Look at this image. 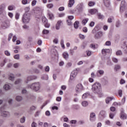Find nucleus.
Here are the masks:
<instances>
[{
	"label": "nucleus",
	"mask_w": 127,
	"mask_h": 127,
	"mask_svg": "<svg viewBox=\"0 0 127 127\" xmlns=\"http://www.w3.org/2000/svg\"><path fill=\"white\" fill-rule=\"evenodd\" d=\"M92 91L95 95H99L102 93V87L101 83L99 82L95 83L92 86Z\"/></svg>",
	"instance_id": "obj_1"
},
{
	"label": "nucleus",
	"mask_w": 127,
	"mask_h": 127,
	"mask_svg": "<svg viewBox=\"0 0 127 127\" xmlns=\"http://www.w3.org/2000/svg\"><path fill=\"white\" fill-rule=\"evenodd\" d=\"M28 89L33 90L35 92H37L40 90V83L39 82H34L32 84H29L27 86Z\"/></svg>",
	"instance_id": "obj_2"
},
{
	"label": "nucleus",
	"mask_w": 127,
	"mask_h": 127,
	"mask_svg": "<svg viewBox=\"0 0 127 127\" xmlns=\"http://www.w3.org/2000/svg\"><path fill=\"white\" fill-rule=\"evenodd\" d=\"M23 23L26 24L29 23L30 21V14L29 13H24L22 17Z\"/></svg>",
	"instance_id": "obj_3"
},
{
	"label": "nucleus",
	"mask_w": 127,
	"mask_h": 127,
	"mask_svg": "<svg viewBox=\"0 0 127 127\" xmlns=\"http://www.w3.org/2000/svg\"><path fill=\"white\" fill-rule=\"evenodd\" d=\"M84 90L85 88L83 86L82 84L78 83L77 85H76L75 88V91L77 94H80V93H81L82 91Z\"/></svg>",
	"instance_id": "obj_4"
},
{
	"label": "nucleus",
	"mask_w": 127,
	"mask_h": 127,
	"mask_svg": "<svg viewBox=\"0 0 127 127\" xmlns=\"http://www.w3.org/2000/svg\"><path fill=\"white\" fill-rule=\"evenodd\" d=\"M127 9V2L126 0H122L120 6V12H124Z\"/></svg>",
	"instance_id": "obj_5"
},
{
	"label": "nucleus",
	"mask_w": 127,
	"mask_h": 127,
	"mask_svg": "<svg viewBox=\"0 0 127 127\" xmlns=\"http://www.w3.org/2000/svg\"><path fill=\"white\" fill-rule=\"evenodd\" d=\"M77 74H78V70H77V69L73 70L70 74V80H73L74 78H76V76H77Z\"/></svg>",
	"instance_id": "obj_6"
},
{
	"label": "nucleus",
	"mask_w": 127,
	"mask_h": 127,
	"mask_svg": "<svg viewBox=\"0 0 127 127\" xmlns=\"http://www.w3.org/2000/svg\"><path fill=\"white\" fill-rule=\"evenodd\" d=\"M103 33L102 31H98L95 34V39H100L102 36H103Z\"/></svg>",
	"instance_id": "obj_7"
},
{
	"label": "nucleus",
	"mask_w": 127,
	"mask_h": 127,
	"mask_svg": "<svg viewBox=\"0 0 127 127\" xmlns=\"http://www.w3.org/2000/svg\"><path fill=\"white\" fill-rule=\"evenodd\" d=\"M89 120L90 122H95L96 121V114L95 113H90Z\"/></svg>",
	"instance_id": "obj_8"
},
{
	"label": "nucleus",
	"mask_w": 127,
	"mask_h": 127,
	"mask_svg": "<svg viewBox=\"0 0 127 127\" xmlns=\"http://www.w3.org/2000/svg\"><path fill=\"white\" fill-rule=\"evenodd\" d=\"M127 114H126V113H125V112H124V109H121V119L122 120H127Z\"/></svg>",
	"instance_id": "obj_9"
},
{
	"label": "nucleus",
	"mask_w": 127,
	"mask_h": 127,
	"mask_svg": "<svg viewBox=\"0 0 127 127\" xmlns=\"http://www.w3.org/2000/svg\"><path fill=\"white\" fill-rule=\"evenodd\" d=\"M1 115L4 118H8L10 117V114L8 111H3L1 112Z\"/></svg>",
	"instance_id": "obj_10"
},
{
	"label": "nucleus",
	"mask_w": 127,
	"mask_h": 127,
	"mask_svg": "<svg viewBox=\"0 0 127 127\" xmlns=\"http://www.w3.org/2000/svg\"><path fill=\"white\" fill-rule=\"evenodd\" d=\"M1 26L3 29H6L9 27V24L7 22H2Z\"/></svg>",
	"instance_id": "obj_11"
},
{
	"label": "nucleus",
	"mask_w": 127,
	"mask_h": 127,
	"mask_svg": "<svg viewBox=\"0 0 127 127\" xmlns=\"http://www.w3.org/2000/svg\"><path fill=\"white\" fill-rule=\"evenodd\" d=\"M103 2L106 7H111V0H103Z\"/></svg>",
	"instance_id": "obj_12"
},
{
	"label": "nucleus",
	"mask_w": 127,
	"mask_h": 127,
	"mask_svg": "<svg viewBox=\"0 0 127 127\" xmlns=\"http://www.w3.org/2000/svg\"><path fill=\"white\" fill-rule=\"evenodd\" d=\"M83 3H79L77 5L76 8L79 12L83 11Z\"/></svg>",
	"instance_id": "obj_13"
},
{
	"label": "nucleus",
	"mask_w": 127,
	"mask_h": 127,
	"mask_svg": "<svg viewBox=\"0 0 127 127\" xmlns=\"http://www.w3.org/2000/svg\"><path fill=\"white\" fill-rule=\"evenodd\" d=\"M110 52L111 50H110L109 49H105L102 50V53L104 56H105V55H107V54H108V53H110Z\"/></svg>",
	"instance_id": "obj_14"
},
{
	"label": "nucleus",
	"mask_w": 127,
	"mask_h": 127,
	"mask_svg": "<svg viewBox=\"0 0 127 127\" xmlns=\"http://www.w3.org/2000/svg\"><path fill=\"white\" fill-rule=\"evenodd\" d=\"M101 30V27L99 25H96L94 29L92 31L93 33H95V32H97L99 31V30Z\"/></svg>",
	"instance_id": "obj_15"
},
{
	"label": "nucleus",
	"mask_w": 127,
	"mask_h": 127,
	"mask_svg": "<svg viewBox=\"0 0 127 127\" xmlns=\"http://www.w3.org/2000/svg\"><path fill=\"white\" fill-rule=\"evenodd\" d=\"M99 117H100V118H102L103 119L106 118V112L104 110L100 111Z\"/></svg>",
	"instance_id": "obj_16"
},
{
	"label": "nucleus",
	"mask_w": 127,
	"mask_h": 127,
	"mask_svg": "<svg viewBox=\"0 0 127 127\" xmlns=\"http://www.w3.org/2000/svg\"><path fill=\"white\" fill-rule=\"evenodd\" d=\"M61 23H62V21H59L56 25V29L57 30H59L60 29V26H61Z\"/></svg>",
	"instance_id": "obj_17"
},
{
	"label": "nucleus",
	"mask_w": 127,
	"mask_h": 127,
	"mask_svg": "<svg viewBox=\"0 0 127 127\" xmlns=\"http://www.w3.org/2000/svg\"><path fill=\"white\" fill-rule=\"evenodd\" d=\"M74 3H75L74 0H69L68 4V7H72V5H74Z\"/></svg>",
	"instance_id": "obj_18"
},
{
	"label": "nucleus",
	"mask_w": 127,
	"mask_h": 127,
	"mask_svg": "<svg viewBox=\"0 0 127 127\" xmlns=\"http://www.w3.org/2000/svg\"><path fill=\"white\" fill-rule=\"evenodd\" d=\"M3 89H4L5 91H8V90H10V89H11V87L9 84H6L3 86Z\"/></svg>",
	"instance_id": "obj_19"
},
{
	"label": "nucleus",
	"mask_w": 127,
	"mask_h": 127,
	"mask_svg": "<svg viewBox=\"0 0 127 127\" xmlns=\"http://www.w3.org/2000/svg\"><path fill=\"white\" fill-rule=\"evenodd\" d=\"M89 96H90V92H86L82 95V98L85 100V99H87Z\"/></svg>",
	"instance_id": "obj_20"
},
{
	"label": "nucleus",
	"mask_w": 127,
	"mask_h": 127,
	"mask_svg": "<svg viewBox=\"0 0 127 127\" xmlns=\"http://www.w3.org/2000/svg\"><path fill=\"white\" fill-rule=\"evenodd\" d=\"M63 56L64 58V59H65V60H67L69 58V54L67 52H64L63 54Z\"/></svg>",
	"instance_id": "obj_21"
},
{
	"label": "nucleus",
	"mask_w": 127,
	"mask_h": 127,
	"mask_svg": "<svg viewBox=\"0 0 127 127\" xmlns=\"http://www.w3.org/2000/svg\"><path fill=\"white\" fill-rule=\"evenodd\" d=\"M15 100L17 102H21V101L23 100V97L21 96H17L15 98Z\"/></svg>",
	"instance_id": "obj_22"
},
{
	"label": "nucleus",
	"mask_w": 127,
	"mask_h": 127,
	"mask_svg": "<svg viewBox=\"0 0 127 127\" xmlns=\"http://www.w3.org/2000/svg\"><path fill=\"white\" fill-rule=\"evenodd\" d=\"M89 12L91 14H95L98 12V10L97 9H91L90 10Z\"/></svg>",
	"instance_id": "obj_23"
},
{
	"label": "nucleus",
	"mask_w": 127,
	"mask_h": 127,
	"mask_svg": "<svg viewBox=\"0 0 127 127\" xmlns=\"http://www.w3.org/2000/svg\"><path fill=\"white\" fill-rule=\"evenodd\" d=\"M8 10H13L15 9V6L14 5H10L7 7Z\"/></svg>",
	"instance_id": "obj_24"
},
{
	"label": "nucleus",
	"mask_w": 127,
	"mask_h": 127,
	"mask_svg": "<svg viewBox=\"0 0 127 127\" xmlns=\"http://www.w3.org/2000/svg\"><path fill=\"white\" fill-rule=\"evenodd\" d=\"M9 80L11 81H13L14 80V74L12 73H10L9 75Z\"/></svg>",
	"instance_id": "obj_25"
},
{
	"label": "nucleus",
	"mask_w": 127,
	"mask_h": 127,
	"mask_svg": "<svg viewBox=\"0 0 127 127\" xmlns=\"http://www.w3.org/2000/svg\"><path fill=\"white\" fill-rule=\"evenodd\" d=\"M114 99L113 97H107L106 99V104H109L111 101H113Z\"/></svg>",
	"instance_id": "obj_26"
},
{
	"label": "nucleus",
	"mask_w": 127,
	"mask_h": 127,
	"mask_svg": "<svg viewBox=\"0 0 127 127\" xmlns=\"http://www.w3.org/2000/svg\"><path fill=\"white\" fill-rule=\"evenodd\" d=\"M79 21H76L74 24H73V25H74V28H75V29H77L78 28V27H79Z\"/></svg>",
	"instance_id": "obj_27"
},
{
	"label": "nucleus",
	"mask_w": 127,
	"mask_h": 127,
	"mask_svg": "<svg viewBox=\"0 0 127 127\" xmlns=\"http://www.w3.org/2000/svg\"><path fill=\"white\" fill-rule=\"evenodd\" d=\"M120 69H121V65H120L119 64H117L115 65V67L114 68L115 72L119 71L120 70Z\"/></svg>",
	"instance_id": "obj_28"
},
{
	"label": "nucleus",
	"mask_w": 127,
	"mask_h": 127,
	"mask_svg": "<svg viewBox=\"0 0 127 127\" xmlns=\"http://www.w3.org/2000/svg\"><path fill=\"white\" fill-rule=\"evenodd\" d=\"M81 105L82 107H87L88 105H89V103L86 101H84L82 102Z\"/></svg>",
	"instance_id": "obj_29"
},
{
	"label": "nucleus",
	"mask_w": 127,
	"mask_h": 127,
	"mask_svg": "<svg viewBox=\"0 0 127 127\" xmlns=\"http://www.w3.org/2000/svg\"><path fill=\"white\" fill-rule=\"evenodd\" d=\"M98 17L99 19H104V18H105V16L103 15H102V14H101V13H98L97 14Z\"/></svg>",
	"instance_id": "obj_30"
},
{
	"label": "nucleus",
	"mask_w": 127,
	"mask_h": 127,
	"mask_svg": "<svg viewBox=\"0 0 127 127\" xmlns=\"http://www.w3.org/2000/svg\"><path fill=\"white\" fill-rule=\"evenodd\" d=\"M41 79L42 80H48V75L47 74H45L44 75H43L41 77Z\"/></svg>",
	"instance_id": "obj_31"
},
{
	"label": "nucleus",
	"mask_w": 127,
	"mask_h": 127,
	"mask_svg": "<svg viewBox=\"0 0 127 127\" xmlns=\"http://www.w3.org/2000/svg\"><path fill=\"white\" fill-rule=\"evenodd\" d=\"M21 82H22V79L19 78L15 81V84L18 85V84H20V83H21Z\"/></svg>",
	"instance_id": "obj_32"
},
{
	"label": "nucleus",
	"mask_w": 127,
	"mask_h": 127,
	"mask_svg": "<svg viewBox=\"0 0 127 127\" xmlns=\"http://www.w3.org/2000/svg\"><path fill=\"white\" fill-rule=\"evenodd\" d=\"M29 81H32L31 79V76H28L27 77L26 80H25V83H26V84L28 83V82H29Z\"/></svg>",
	"instance_id": "obj_33"
},
{
	"label": "nucleus",
	"mask_w": 127,
	"mask_h": 127,
	"mask_svg": "<svg viewBox=\"0 0 127 127\" xmlns=\"http://www.w3.org/2000/svg\"><path fill=\"white\" fill-rule=\"evenodd\" d=\"M88 20H89L88 18H86V19H83L82 21V24H83V25H86V23H87L88 22Z\"/></svg>",
	"instance_id": "obj_34"
},
{
	"label": "nucleus",
	"mask_w": 127,
	"mask_h": 127,
	"mask_svg": "<svg viewBox=\"0 0 127 127\" xmlns=\"http://www.w3.org/2000/svg\"><path fill=\"white\" fill-rule=\"evenodd\" d=\"M42 22L44 24V23H46L47 22H48V21L47 20V19H46V17H42Z\"/></svg>",
	"instance_id": "obj_35"
},
{
	"label": "nucleus",
	"mask_w": 127,
	"mask_h": 127,
	"mask_svg": "<svg viewBox=\"0 0 127 127\" xmlns=\"http://www.w3.org/2000/svg\"><path fill=\"white\" fill-rule=\"evenodd\" d=\"M54 6V5L53 3H49L47 4V7L48 8H53Z\"/></svg>",
	"instance_id": "obj_36"
},
{
	"label": "nucleus",
	"mask_w": 127,
	"mask_h": 127,
	"mask_svg": "<svg viewBox=\"0 0 127 127\" xmlns=\"http://www.w3.org/2000/svg\"><path fill=\"white\" fill-rule=\"evenodd\" d=\"M48 15H49V19H52V18H53V14H52V13L49 12Z\"/></svg>",
	"instance_id": "obj_37"
},
{
	"label": "nucleus",
	"mask_w": 127,
	"mask_h": 127,
	"mask_svg": "<svg viewBox=\"0 0 127 127\" xmlns=\"http://www.w3.org/2000/svg\"><path fill=\"white\" fill-rule=\"evenodd\" d=\"M6 63V60H4L3 61L0 63V66L1 67H3V66L5 65Z\"/></svg>",
	"instance_id": "obj_38"
},
{
	"label": "nucleus",
	"mask_w": 127,
	"mask_h": 127,
	"mask_svg": "<svg viewBox=\"0 0 127 127\" xmlns=\"http://www.w3.org/2000/svg\"><path fill=\"white\" fill-rule=\"evenodd\" d=\"M14 59H15L16 60H19L20 56L19 54H16L14 56Z\"/></svg>",
	"instance_id": "obj_39"
},
{
	"label": "nucleus",
	"mask_w": 127,
	"mask_h": 127,
	"mask_svg": "<svg viewBox=\"0 0 127 127\" xmlns=\"http://www.w3.org/2000/svg\"><path fill=\"white\" fill-rule=\"evenodd\" d=\"M97 73H98L100 75H104V73H105V71H104V70H97Z\"/></svg>",
	"instance_id": "obj_40"
},
{
	"label": "nucleus",
	"mask_w": 127,
	"mask_h": 127,
	"mask_svg": "<svg viewBox=\"0 0 127 127\" xmlns=\"http://www.w3.org/2000/svg\"><path fill=\"white\" fill-rule=\"evenodd\" d=\"M116 55L118 56L123 55V52L121 50H119L116 52Z\"/></svg>",
	"instance_id": "obj_41"
},
{
	"label": "nucleus",
	"mask_w": 127,
	"mask_h": 127,
	"mask_svg": "<svg viewBox=\"0 0 127 127\" xmlns=\"http://www.w3.org/2000/svg\"><path fill=\"white\" fill-rule=\"evenodd\" d=\"M118 94L119 95L120 97H123V90L122 89L118 90Z\"/></svg>",
	"instance_id": "obj_42"
},
{
	"label": "nucleus",
	"mask_w": 127,
	"mask_h": 127,
	"mask_svg": "<svg viewBox=\"0 0 127 127\" xmlns=\"http://www.w3.org/2000/svg\"><path fill=\"white\" fill-rule=\"evenodd\" d=\"M43 34H48L49 33V30L44 29L42 32Z\"/></svg>",
	"instance_id": "obj_43"
},
{
	"label": "nucleus",
	"mask_w": 127,
	"mask_h": 127,
	"mask_svg": "<svg viewBox=\"0 0 127 127\" xmlns=\"http://www.w3.org/2000/svg\"><path fill=\"white\" fill-rule=\"evenodd\" d=\"M30 9L29 7H26L24 9L25 13H28V11H29Z\"/></svg>",
	"instance_id": "obj_44"
},
{
	"label": "nucleus",
	"mask_w": 127,
	"mask_h": 127,
	"mask_svg": "<svg viewBox=\"0 0 127 127\" xmlns=\"http://www.w3.org/2000/svg\"><path fill=\"white\" fill-rule=\"evenodd\" d=\"M94 4H95V3L94 1H90L88 3V5L89 6H94Z\"/></svg>",
	"instance_id": "obj_45"
},
{
	"label": "nucleus",
	"mask_w": 127,
	"mask_h": 127,
	"mask_svg": "<svg viewBox=\"0 0 127 127\" xmlns=\"http://www.w3.org/2000/svg\"><path fill=\"white\" fill-rule=\"evenodd\" d=\"M4 54H5V55H6V56H10V53L7 50H6L4 51Z\"/></svg>",
	"instance_id": "obj_46"
},
{
	"label": "nucleus",
	"mask_w": 127,
	"mask_h": 127,
	"mask_svg": "<svg viewBox=\"0 0 127 127\" xmlns=\"http://www.w3.org/2000/svg\"><path fill=\"white\" fill-rule=\"evenodd\" d=\"M20 122L21 124H23V123L25 122V117H23V118H21L20 120Z\"/></svg>",
	"instance_id": "obj_47"
},
{
	"label": "nucleus",
	"mask_w": 127,
	"mask_h": 127,
	"mask_svg": "<svg viewBox=\"0 0 127 127\" xmlns=\"http://www.w3.org/2000/svg\"><path fill=\"white\" fill-rule=\"evenodd\" d=\"M21 93L23 95H25L27 94V90H26L25 89H23L22 90Z\"/></svg>",
	"instance_id": "obj_48"
},
{
	"label": "nucleus",
	"mask_w": 127,
	"mask_h": 127,
	"mask_svg": "<svg viewBox=\"0 0 127 127\" xmlns=\"http://www.w3.org/2000/svg\"><path fill=\"white\" fill-rule=\"evenodd\" d=\"M66 21H67V23L68 25H73V23H72V21L71 20L67 19L66 20Z\"/></svg>",
	"instance_id": "obj_49"
},
{
	"label": "nucleus",
	"mask_w": 127,
	"mask_h": 127,
	"mask_svg": "<svg viewBox=\"0 0 127 127\" xmlns=\"http://www.w3.org/2000/svg\"><path fill=\"white\" fill-rule=\"evenodd\" d=\"M36 2H37V1H36V0H33L31 2L32 6H34L36 4Z\"/></svg>",
	"instance_id": "obj_50"
},
{
	"label": "nucleus",
	"mask_w": 127,
	"mask_h": 127,
	"mask_svg": "<svg viewBox=\"0 0 127 127\" xmlns=\"http://www.w3.org/2000/svg\"><path fill=\"white\" fill-rule=\"evenodd\" d=\"M44 24L45 25V27H46L47 28H49V27H50V24H48V22L44 23Z\"/></svg>",
	"instance_id": "obj_51"
},
{
	"label": "nucleus",
	"mask_w": 127,
	"mask_h": 127,
	"mask_svg": "<svg viewBox=\"0 0 127 127\" xmlns=\"http://www.w3.org/2000/svg\"><path fill=\"white\" fill-rule=\"evenodd\" d=\"M37 127V124L33 122L31 124V127Z\"/></svg>",
	"instance_id": "obj_52"
},
{
	"label": "nucleus",
	"mask_w": 127,
	"mask_h": 127,
	"mask_svg": "<svg viewBox=\"0 0 127 127\" xmlns=\"http://www.w3.org/2000/svg\"><path fill=\"white\" fill-rule=\"evenodd\" d=\"M82 31L86 33L88 32V29L87 28V27H84L82 29Z\"/></svg>",
	"instance_id": "obj_53"
},
{
	"label": "nucleus",
	"mask_w": 127,
	"mask_h": 127,
	"mask_svg": "<svg viewBox=\"0 0 127 127\" xmlns=\"http://www.w3.org/2000/svg\"><path fill=\"white\" fill-rule=\"evenodd\" d=\"M14 68H18L19 67V63H15L13 64Z\"/></svg>",
	"instance_id": "obj_54"
},
{
	"label": "nucleus",
	"mask_w": 127,
	"mask_h": 127,
	"mask_svg": "<svg viewBox=\"0 0 127 127\" xmlns=\"http://www.w3.org/2000/svg\"><path fill=\"white\" fill-rule=\"evenodd\" d=\"M125 103H126V98L124 97L122 100L121 104L122 105H124Z\"/></svg>",
	"instance_id": "obj_55"
},
{
	"label": "nucleus",
	"mask_w": 127,
	"mask_h": 127,
	"mask_svg": "<svg viewBox=\"0 0 127 127\" xmlns=\"http://www.w3.org/2000/svg\"><path fill=\"white\" fill-rule=\"evenodd\" d=\"M19 13H16L15 16V19L17 20L19 19Z\"/></svg>",
	"instance_id": "obj_56"
},
{
	"label": "nucleus",
	"mask_w": 127,
	"mask_h": 127,
	"mask_svg": "<svg viewBox=\"0 0 127 127\" xmlns=\"http://www.w3.org/2000/svg\"><path fill=\"white\" fill-rule=\"evenodd\" d=\"M79 38L80 39H85V36L84 35H82L81 34H80L79 35Z\"/></svg>",
	"instance_id": "obj_57"
},
{
	"label": "nucleus",
	"mask_w": 127,
	"mask_h": 127,
	"mask_svg": "<svg viewBox=\"0 0 127 127\" xmlns=\"http://www.w3.org/2000/svg\"><path fill=\"white\" fill-rule=\"evenodd\" d=\"M74 52H75L73 50H72V49L69 50V53H70V55L73 56Z\"/></svg>",
	"instance_id": "obj_58"
},
{
	"label": "nucleus",
	"mask_w": 127,
	"mask_h": 127,
	"mask_svg": "<svg viewBox=\"0 0 127 127\" xmlns=\"http://www.w3.org/2000/svg\"><path fill=\"white\" fill-rule=\"evenodd\" d=\"M17 39V38L16 37V36L14 35L13 36V38H12L13 42H15Z\"/></svg>",
	"instance_id": "obj_59"
},
{
	"label": "nucleus",
	"mask_w": 127,
	"mask_h": 127,
	"mask_svg": "<svg viewBox=\"0 0 127 127\" xmlns=\"http://www.w3.org/2000/svg\"><path fill=\"white\" fill-rule=\"evenodd\" d=\"M105 45H106V46H110L111 45V41H106V42L105 43Z\"/></svg>",
	"instance_id": "obj_60"
},
{
	"label": "nucleus",
	"mask_w": 127,
	"mask_h": 127,
	"mask_svg": "<svg viewBox=\"0 0 127 127\" xmlns=\"http://www.w3.org/2000/svg\"><path fill=\"white\" fill-rule=\"evenodd\" d=\"M12 37V33H10L8 35V41H10V39H11Z\"/></svg>",
	"instance_id": "obj_61"
},
{
	"label": "nucleus",
	"mask_w": 127,
	"mask_h": 127,
	"mask_svg": "<svg viewBox=\"0 0 127 127\" xmlns=\"http://www.w3.org/2000/svg\"><path fill=\"white\" fill-rule=\"evenodd\" d=\"M113 61L115 63H118V62H119V60H118V59H117L116 58H113Z\"/></svg>",
	"instance_id": "obj_62"
},
{
	"label": "nucleus",
	"mask_w": 127,
	"mask_h": 127,
	"mask_svg": "<svg viewBox=\"0 0 127 127\" xmlns=\"http://www.w3.org/2000/svg\"><path fill=\"white\" fill-rule=\"evenodd\" d=\"M71 66H72V63H68L66 64V67H67V68H70V67H71Z\"/></svg>",
	"instance_id": "obj_63"
},
{
	"label": "nucleus",
	"mask_w": 127,
	"mask_h": 127,
	"mask_svg": "<svg viewBox=\"0 0 127 127\" xmlns=\"http://www.w3.org/2000/svg\"><path fill=\"white\" fill-rule=\"evenodd\" d=\"M50 70V68L49 67V66H46L45 67V71L48 72Z\"/></svg>",
	"instance_id": "obj_64"
}]
</instances>
